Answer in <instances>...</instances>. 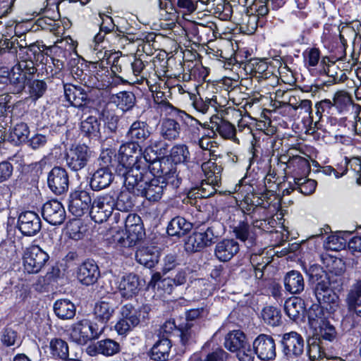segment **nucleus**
Segmentation results:
<instances>
[{"label": "nucleus", "mask_w": 361, "mask_h": 361, "mask_svg": "<svg viewBox=\"0 0 361 361\" xmlns=\"http://www.w3.org/2000/svg\"><path fill=\"white\" fill-rule=\"evenodd\" d=\"M178 331L182 344L186 345L195 338L199 326L193 322H185L178 326Z\"/></svg>", "instance_id": "nucleus-45"}, {"label": "nucleus", "mask_w": 361, "mask_h": 361, "mask_svg": "<svg viewBox=\"0 0 361 361\" xmlns=\"http://www.w3.org/2000/svg\"><path fill=\"white\" fill-rule=\"evenodd\" d=\"M151 133V128L146 121L137 120L130 125L126 137L129 140L139 144L147 140Z\"/></svg>", "instance_id": "nucleus-24"}, {"label": "nucleus", "mask_w": 361, "mask_h": 361, "mask_svg": "<svg viewBox=\"0 0 361 361\" xmlns=\"http://www.w3.org/2000/svg\"><path fill=\"white\" fill-rule=\"evenodd\" d=\"M315 295L320 304L329 306L331 310L338 306L339 298L338 295L330 288V284H323L322 286L315 287Z\"/></svg>", "instance_id": "nucleus-30"}, {"label": "nucleus", "mask_w": 361, "mask_h": 361, "mask_svg": "<svg viewBox=\"0 0 361 361\" xmlns=\"http://www.w3.org/2000/svg\"><path fill=\"white\" fill-rule=\"evenodd\" d=\"M121 317L114 326L117 334L126 336L133 328L140 323V312L131 304L123 305L121 310Z\"/></svg>", "instance_id": "nucleus-10"}, {"label": "nucleus", "mask_w": 361, "mask_h": 361, "mask_svg": "<svg viewBox=\"0 0 361 361\" xmlns=\"http://www.w3.org/2000/svg\"><path fill=\"white\" fill-rule=\"evenodd\" d=\"M192 225L180 216L174 217L167 226V233L171 236H180L192 229Z\"/></svg>", "instance_id": "nucleus-42"}, {"label": "nucleus", "mask_w": 361, "mask_h": 361, "mask_svg": "<svg viewBox=\"0 0 361 361\" xmlns=\"http://www.w3.org/2000/svg\"><path fill=\"white\" fill-rule=\"evenodd\" d=\"M164 97V92H157L154 95V100L157 104V109L161 112L164 113L166 115L175 116L183 121L184 123H188V121L195 123L196 125H200L199 121L194 119L189 114L185 111L179 110L171 104L166 98Z\"/></svg>", "instance_id": "nucleus-16"}, {"label": "nucleus", "mask_w": 361, "mask_h": 361, "mask_svg": "<svg viewBox=\"0 0 361 361\" xmlns=\"http://www.w3.org/2000/svg\"><path fill=\"white\" fill-rule=\"evenodd\" d=\"M308 320L312 329L317 328L322 323L327 321L324 317L322 307L317 304L312 305L308 311Z\"/></svg>", "instance_id": "nucleus-53"}, {"label": "nucleus", "mask_w": 361, "mask_h": 361, "mask_svg": "<svg viewBox=\"0 0 361 361\" xmlns=\"http://www.w3.org/2000/svg\"><path fill=\"white\" fill-rule=\"evenodd\" d=\"M216 187H219V185L212 184L210 181H207V180H202L200 186L190 190L188 197L183 202L190 204H195L197 198H208L214 195L217 190Z\"/></svg>", "instance_id": "nucleus-25"}, {"label": "nucleus", "mask_w": 361, "mask_h": 361, "mask_svg": "<svg viewBox=\"0 0 361 361\" xmlns=\"http://www.w3.org/2000/svg\"><path fill=\"white\" fill-rule=\"evenodd\" d=\"M55 314L61 319H71L75 315V306L69 300H59L54 305Z\"/></svg>", "instance_id": "nucleus-41"}, {"label": "nucleus", "mask_w": 361, "mask_h": 361, "mask_svg": "<svg viewBox=\"0 0 361 361\" xmlns=\"http://www.w3.org/2000/svg\"><path fill=\"white\" fill-rule=\"evenodd\" d=\"M23 266L27 274L39 273L47 263L49 256L39 246L32 245L23 250Z\"/></svg>", "instance_id": "nucleus-5"}, {"label": "nucleus", "mask_w": 361, "mask_h": 361, "mask_svg": "<svg viewBox=\"0 0 361 361\" xmlns=\"http://www.w3.org/2000/svg\"><path fill=\"white\" fill-rule=\"evenodd\" d=\"M248 344L243 332L237 330L228 334L225 338L224 346L231 352H237Z\"/></svg>", "instance_id": "nucleus-37"}, {"label": "nucleus", "mask_w": 361, "mask_h": 361, "mask_svg": "<svg viewBox=\"0 0 361 361\" xmlns=\"http://www.w3.org/2000/svg\"><path fill=\"white\" fill-rule=\"evenodd\" d=\"M0 341L1 345L6 348H18L22 343V339L19 333L10 326H6L1 330Z\"/></svg>", "instance_id": "nucleus-39"}, {"label": "nucleus", "mask_w": 361, "mask_h": 361, "mask_svg": "<svg viewBox=\"0 0 361 361\" xmlns=\"http://www.w3.org/2000/svg\"><path fill=\"white\" fill-rule=\"evenodd\" d=\"M130 192L129 190L128 192H121L118 196L117 200H116V206H115L118 210L128 212L133 207L134 204L130 194Z\"/></svg>", "instance_id": "nucleus-60"}, {"label": "nucleus", "mask_w": 361, "mask_h": 361, "mask_svg": "<svg viewBox=\"0 0 361 361\" xmlns=\"http://www.w3.org/2000/svg\"><path fill=\"white\" fill-rule=\"evenodd\" d=\"M333 104L340 112H343L353 105V100L346 92L338 91L334 96Z\"/></svg>", "instance_id": "nucleus-54"}, {"label": "nucleus", "mask_w": 361, "mask_h": 361, "mask_svg": "<svg viewBox=\"0 0 361 361\" xmlns=\"http://www.w3.org/2000/svg\"><path fill=\"white\" fill-rule=\"evenodd\" d=\"M172 172L171 176H173L169 183L173 187L178 188L183 180H195L194 172L198 171L200 166L197 164H190L189 162L180 164L178 166H171Z\"/></svg>", "instance_id": "nucleus-18"}, {"label": "nucleus", "mask_w": 361, "mask_h": 361, "mask_svg": "<svg viewBox=\"0 0 361 361\" xmlns=\"http://www.w3.org/2000/svg\"><path fill=\"white\" fill-rule=\"evenodd\" d=\"M317 182L313 179H307L305 177L294 178L293 190H298L305 195L312 194L316 189Z\"/></svg>", "instance_id": "nucleus-51"}, {"label": "nucleus", "mask_w": 361, "mask_h": 361, "mask_svg": "<svg viewBox=\"0 0 361 361\" xmlns=\"http://www.w3.org/2000/svg\"><path fill=\"white\" fill-rule=\"evenodd\" d=\"M283 353L288 359L299 357L304 351V339L302 336L295 331L283 334L281 341Z\"/></svg>", "instance_id": "nucleus-13"}, {"label": "nucleus", "mask_w": 361, "mask_h": 361, "mask_svg": "<svg viewBox=\"0 0 361 361\" xmlns=\"http://www.w3.org/2000/svg\"><path fill=\"white\" fill-rule=\"evenodd\" d=\"M310 279L315 283V287L322 286L323 284H330L327 274L318 265L312 266L308 271Z\"/></svg>", "instance_id": "nucleus-55"}, {"label": "nucleus", "mask_w": 361, "mask_h": 361, "mask_svg": "<svg viewBox=\"0 0 361 361\" xmlns=\"http://www.w3.org/2000/svg\"><path fill=\"white\" fill-rule=\"evenodd\" d=\"M201 169L207 181H210L212 184L220 185L223 170L221 166L217 165L216 162L209 159L201 164Z\"/></svg>", "instance_id": "nucleus-36"}, {"label": "nucleus", "mask_w": 361, "mask_h": 361, "mask_svg": "<svg viewBox=\"0 0 361 361\" xmlns=\"http://www.w3.org/2000/svg\"><path fill=\"white\" fill-rule=\"evenodd\" d=\"M115 312V307L110 302L101 300L95 303L94 315L95 318L103 324L107 323Z\"/></svg>", "instance_id": "nucleus-38"}, {"label": "nucleus", "mask_w": 361, "mask_h": 361, "mask_svg": "<svg viewBox=\"0 0 361 361\" xmlns=\"http://www.w3.org/2000/svg\"><path fill=\"white\" fill-rule=\"evenodd\" d=\"M171 343L167 338L159 340L153 345L150 352V357L156 361H166L169 356Z\"/></svg>", "instance_id": "nucleus-40"}, {"label": "nucleus", "mask_w": 361, "mask_h": 361, "mask_svg": "<svg viewBox=\"0 0 361 361\" xmlns=\"http://www.w3.org/2000/svg\"><path fill=\"white\" fill-rule=\"evenodd\" d=\"M307 355L311 361H315L324 358L326 356V353L319 342L314 341L308 345Z\"/></svg>", "instance_id": "nucleus-64"}, {"label": "nucleus", "mask_w": 361, "mask_h": 361, "mask_svg": "<svg viewBox=\"0 0 361 361\" xmlns=\"http://www.w3.org/2000/svg\"><path fill=\"white\" fill-rule=\"evenodd\" d=\"M169 145L161 139L152 138L149 142V145L145 147L143 155L151 156L153 153L154 157L164 156L169 152Z\"/></svg>", "instance_id": "nucleus-46"}, {"label": "nucleus", "mask_w": 361, "mask_h": 361, "mask_svg": "<svg viewBox=\"0 0 361 361\" xmlns=\"http://www.w3.org/2000/svg\"><path fill=\"white\" fill-rule=\"evenodd\" d=\"M25 59H29V57L22 56L21 60H18L17 64L9 72L8 80L13 87L14 93L20 92L25 88L26 81L30 80L37 72L35 61L28 59L25 61Z\"/></svg>", "instance_id": "nucleus-2"}, {"label": "nucleus", "mask_w": 361, "mask_h": 361, "mask_svg": "<svg viewBox=\"0 0 361 361\" xmlns=\"http://www.w3.org/2000/svg\"><path fill=\"white\" fill-rule=\"evenodd\" d=\"M262 316L264 321L271 326H278L281 322V312L274 307H265L262 310Z\"/></svg>", "instance_id": "nucleus-57"}, {"label": "nucleus", "mask_w": 361, "mask_h": 361, "mask_svg": "<svg viewBox=\"0 0 361 361\" xmlns=\"http://www.w3.org/2000/svg\"><path fill=\"white\" fill-rule=\"evenodd\" d=\"M171 161L176 165L188 162L190 152L185 145L178 144L174 145L170 151Z\"/></svg>", "instance_id": "nucleus-49"}, {"label": "nucleus", "mask_w": 361, "mask_h": 361, "mask_svg": "<svg viewBox=\"0 0 361 361\" xmlns=\"http://www.w3.org/2000/svg\"><path fill=\"white\" fill-rule=\"evenodd\" d=\"M357 32L353 27L348 25L339 27V38L344 47L347 46L348 42L355 40Z\"/></svg>", "instance_id": "nucleus-62"}, {"label": "nucleus", "mask_w": 361, "mask_h": 361, "mask_svg": "<svg viewBox=\"0 0 361 361\" xmlns=\"http://www.w3.org/2000/svg\"><path fill=\"white\" fill-rule=\"evenodd\" d=\"M100 276L99 267L93 260H86L78 268L77 279L83 285L90 286Z\"/></svg>", "instance_id": "nucleus-21"}, {"label": "nucleus", "mask_w": 361, "mask_h": 361, "mask_svg": "<svg viewBox=\"0 0 361 361\" xmlns=\"http://www.w3.org/2000/svg\"><path fill=\"white\" fill-rule=\"evenodd\" d=\"M11 97L8 94H0V126L5 128L8 125V121H11V117L8 116L9 106L8 104L10 102Z\"/></svg>", "instance_id": "nucleus-59"}, {"label": "nucleus", "mask_w": 361, "mask_h": 361, "mask_svg": "<svg viewBox=\"0 0 361 361\" xmlns=\"http://www.w3.org/2000/svg\"><path fill=\"white\" fill-rule=\"evenodd\" d=\"M121 351V345L116 341L110 338L101 340L95 344L90 345L86 348L87 353L90 356L102 354L105 356H112Z\"/></svg>", "instance_id": "nucleus-23"}, {"label": "nucleus", "mask_w": 361, "mask_h": 361, "mask_svg": "<svg viewBox=\"0 0 361 361\" xmlns=\"http://www.w3.org/2000/svg\"><path fill=\"white\" fill-rule=\"evenodd\" d=\"M42 214L45 221L51 225H60L66 219V211L62 204L52 200L44 204Z\"/></svg>", "instance_id": "nucleus-17"}, {"label": "nucleus", "mask_w": 361, "mask_h": 361, "mask_svg": "<svg viewBox=\"0 0 361 361\" xmlns=\"http://www.w3.org/2000/svg\"><path fill=\"white\" fill-rule=\"evenodd\" d=\"M284 286L290 294H299L305 288L302 275L298 271H290L284 276Z\"/></svg>", "instance_id": "nucleus-33"}, {"label": "nucleus", "mask_w": 361, "mask_h": 361, "mask_svg": "<svg viewBox=\"0 0 361 361\" xmlns=\"http://www.w3.org/2000/svg\"><path fill=\"white\" fill-rule=\"evenodd\" d=\"M314 329L315 335L318 336L319 341L325 340L331 342L336 338L337 333L336 329L328 321L322 323L317 328H314Z\"/></svg>", "instance_id": "nucleus-52"}, {"label": "nucleus", "mask_w": 361, "mask_h": 361, "mask_svg": "<svg viewBox=\"0 0 361 361\" xmlns=\"http://www.w3.org/2000/svg\"><path fill=\"white\" fill-rule=\"evenodd\" d=\"M47 89V83L42 80H34L28 85L29 98L37 101L42 97Z\"/></svg>", "instance_id": "nucleus-56"}, {"label": "nucleus", "mask_w": 361, "mask_h": 361, "mask_svg": "<svg viewBox=\"0 0 361 361\" xmlns=\"http://www.w3.org/2000/svg\"><path fill=\"white\" fill-rule=\"evenodd\" d=\"M115 206L116 203L114 195L109 193L98 195L92 201L90 216L96 223H103L112 214Z\"/></svg>", "instance_id": "nucleus-8"}, {"label": "nucleus", "mask_w": 361, "mask_h": 361, "mask_svg": "<svg viewBox=\"0 0 361 361\" xmlns=\"http://www.w3.org/2000/svg\"><path fill=\"white\" fill-rule=\"evenodd\" d=\"M122 220L125 224L126 233L138 241L143 235V228L140 217L135 214L123 213Z\"/></svg>", "instance_id": "nucleus-31"}, {"label": "nucleus", "mask_w": 361, "mask_h": 361, "mask_svg": "<svg viewBox=\"0 0 361 361\" xmlns=\"http://www.w3.org/2000/svg\"><path fill=\"white\" fill-rule=\"evenodd\" d=\"M239 251V245L233 239H224L215 247V255L222 262H227Z\"/></svg>", "instance_id": "nucleus-28"}, {"label": "nucleus", "mask_w": 361, "mask_h": 361, "mask_svg": "<svg viewBox=\"0 0 361 361\" xmlns=\"http://www.w3.org/2000/svg\"><path fill=\"white\" fill-rule=\"evenodd\" d=\"M17 48H19V54L18 60H21V56L29 57L28 60L34 61L36 56L40 54L41 50L39 47L35 44H27L25 39L18 41L17 39L11 40L8 38H2L0 39V54H10L13 57L17 56ZM24 60H27L25 59Z\"/></svg>", "instance_id": "nucleus-4"}, {"label": "nucleus", "mask_w": 361, "mask_h": 361, "mask_svg": "<svg viewBox=\"0 0 361 361\" xmlns=\"http://www.w3.org/2000/svg\"><path fill=\"white\" fill-rule=\"evenodd\" d=\"M217 226L220 224L215 223L207 227L205 231L201 230L192 233L185 243V250L188 252H195L212 245L219 235V233L216 231Z\"/></svg>", "instance_id": "nucleus-7"}, {"label": "nucleus", "mask_w": 361, "mask_h": 361, "mask_svg": "<svg viewBox=\"0 0 361 361\" xmlns=\"http://www.w3.org/2000/svg\"><path fill=\"white\" fill-rule=\"evenodd\" d=\"M18 225L22 233L27 236L35 235L41 230L42 227L39 216L31 211H27L20 214Z\"/></svg>", "instance_id": "nucleus-19"}, {"label": "nucleus", "mask_w": 361, "mask_h": 361, "mask_svg": "<svg viewBox=\"0 0 361 361\" xmlns=\"http://www.w3.org/2000/svg\"><path fill=\"white\" fill-rule=\"evenodd\" d=\"M141 148L139 144L136 142L130 141L128 142L120 147L118 153L120 155V165L125 169L124 173L128 172L133 168L145 169V166H142V157L139 159L140 154Z\"/></svg>", "instance_id": "nucleus-9"}, {"label": "nucleus", "mask_w": 361, "mask_h": 361, "mask_svg": "<svg viewBox=\"0 0 361 361\" xmlns=\"http://www.w3.org/2000/svg\"><path fill=\"white\" fill-rule=\"evenodd\" d=\"M135 258L138 263L151 269L158 263L159 252L154 247H142L136 252Z\"/></svg>", "instance_id": "nucleus-35"}, {"label": "nucleus", "mask_w": 361, "mask_h": 361, "mask_svg": "<svg viewBox=\"0 0 361 361\" xmlns=\"http://www.w3.org/2000/svg\"><path fill=\"white\" fill-rule=\"evenodd\" d=\"M48 185L56 195H61L68 188V176L66 171L59 166L54 167L48 175Z\"/></svg>", "instance_id": "nucleus-20"}, {"label": "nucleus", "mask_w": 361, "mask_h": 361, "mask_svg": "<svg viewBox=\"0 0 361 361\" xmlns=\"http://www.w3.org/2000/svg\"><path fill=\"white\" fill-rule=\"evenodd\" d=\"M211 121V129L213 132L219 133V135L224 138L233 140L235 142L238 143V140L235 136L236 129L235 126L223 118L216 117Z\"/></svg>", "instance_id": "nucleus-29"}, {"label": "nucleus", "mask_w": 361, "mask_h": 361, "mask_svg": "<svg viewBox=\"0 0 361 361\" xmlns=\"http://www.w3.org/2000/svg\"><path fill=\"white\" fill-rule=\"evenodd\" d=\"M80 130L82 133L91 139H98L100 137V122L92 116H88L80 123Z\"/></svg>", "instance_id": "nucleus-43"}, {"label": "nucleus", "mask_w": 361, "mask_h": 361, "mask_svg": "<svg viewBox=\"0 0 361 361\" xmlns=\"http://www.w3.org/2000/svg\"><path fill=\"white\" fill-rule=\"evenodd\" d=\"M252 346L256 355L262 360H272L276 357V344L271 336L259 335L253 341Z\"/></svg>", "instance_id": "nucleus-15"}, {"label": "nucleus", "mask_w": 361, "mask_h": 361, "mask_svg": "<svg viewBox=\"0 0 361 361\" xmlns=\"http://www.w3.org/2000/svg\"><path fill=\"white\" fill-rule=\"evenodd\" d=\"M284 311L292 320L298 319L304 312V303L299 298H291L285 302Z\"/></svg>", "instance_id": "nucleus-44"}, {"label": "nucleus", "mask_w": 361, "mask_h": 361, "mask_svg": "<svg viewBox=\"0 0 361 361\" xmlns=\"http://www.w3.org/2000/svg\"><path fill=\"white\" fill-rule=\"evenodd\" d=\"M111 102L116 104L123 111L132 109L135 102V97L131 92H120L116 94L112 95Z\"/></svg>", "instance_id": "nucleus-47"}, {"label": "nucleus", "mask_w": 361, "mask_h": 361, "mask_svg": "<svg viewBox=\"0 0 361 361\" xmlns=\"http://www.w3.org/2000/svg\"><path fill=\"white\" fill-rule=\"evenodd\" d=\"M169 181L151 178L146 169L133 168L124 173V184L128 190L142 195L149 202H158Z\"/></svg>", "instance_id": "nucleus-1"}, {"label": "nucleus", "mask_w": 361, "mask_h": 361, "mask_svg": "<svg viewBox=\"0 0 361 361\" xmlns=\"http://www.w3.org/2000/svg\"><path fill=\"white\" fill-rule=\"evenodd\" d=\"M179 121H183L175 116L164 118L161 123L159 133L163 138L168 140H176L179 138L181 128Z\"/></svg>", "instance_id": "nucleus-26"}, {"label": "nucleus", "mask_w": 361, "mask_h": 361, "mask_svg": "<svg viewBox=\"0 0 361 361\" xmlns=\"http://www.w3.org/2000/svg\"><path fill=\"white\" fill-rule=\"evenodd\" d=\"M92 199L90 192L78 190L71 194L68 209L75 216H81L92 207Z\"/></svg>", "instance_id": "nucleus-14"}, {"label": "nucleus", "mask_w": 361, "mask_h": 361, "mask_svg": "<svg viewBox=\"0 0 361 361\" xmlns=\"http://www.w3.org/2000/svg\"><path fill=\"white\" fill-rule=\"evenodd\" d=\"M105 327H99L97 324L88 319H82L73 324L69 329V336L73 341L85 345L88 341L97 339L104 332Z\"/></svg>", "instance_id": "nucleus-3"}, {"label": "nucleus", "mask_w": 361, "mask_h": 361, "mask_svg": "<svg viewBox=\"0 0 361 361\" xmlns=\"http://www.w3.org/2000/svg\"><path fill=\"white\" fill-rule=\"evenodd\" d=\"M290 164L293 167H298V172L301 175L306 176L310 172V164L309 161L298 154L294 155Z\"/></svg>", "instance_id": "nucleus-63"}, {"label": "nucleus", "mask_w": 361, "mask_h": 361, "mask_svg": "<svg viewBox=\"0 0 361 361\" xmlns=\"http://www.w3.org/2000/svg\"><path fill=\"white\" fill-rule=\"evenodd\" d=\"M143 161H145L147 166H144L145 168L147 167L149 176L152 175L154 177L153 178H160L169 181L173 176H171L172 172V163L169 159L163 157L159 159V157H151V156H142Z\"/></svg>", "instance_id": "nucleus-12"}, {"label": "nucleus", "mask_w": 361, "mask_h": 361, "mask_svg": "<svg viewBox=\"0 0 361 361\" xmlns=\"http://www.w3.org/2000/svg\"><path fill=\"white\" fill-rule=\"evenodd\" d=\"M30 130L25 123L16 124L11 132V137L16 143H21L27 140Z\"/></svg>", "instance_id": "nucleus-58"}, {"label": "nucleus", "mask_w": 361, "mask_h": 361, "mask_svg": "<svg viewBox=\"0 0 361 361\" xmlns=\"http://www.w3.org/2000/svg\"><path fill=\"white\" fill-rule=\"evenodd\" d=\"M99 161L100 167L92 174L90 180V188L94 191H99L108 188L114 179V175L109 167L111 157L108 154H102Z\"/></svg>", "instance_id": "nucleus-6"}, {"label": "nucleus", "mask_w": 361, "mask_h": 361, "mask_svg": "<svg viewBox=\"0 0 361 361\" xmlns=\"http://www.w3.org/2000/svg\"><path fill=\"white\" fill-rule=\"evenodd\" d=\"M139 279L133 274L122 277L118 284V290L123 298H130L136 295L139 290Z\"/></svg>", "instance_id": "nucleus-32"}, {"label": "nucleus", "mask_w": 361, "mask_h": 361, "mask_svg": "<svg viewBox=\"0 0 361 361\" xmlns=\"http://www.w3.org/2000/svg\"><path fill=\"white\" fill-rule=\"evenodd\" d=\"M92 152L85 145H78L72 147L66 155L67 166L73 171L84 169L90 161Z\"/></svg>", "instance_id": "nucleus-11"}, {"label": "nucleus", "mask_w": 361, "mask_h": 361, "mask_svg": "<svg viewBox=\"0 0 361 361\" xmlns=\"http://www.w3.org/2000/svg\"><path fill=\"white\" fill-rule=\"evenodd\" d=\"M262 204V200L257 195L248 193L243 197L240 203L241 212H238V215L244 216L245 214H250L254 212Z\"/></svg>", "instance_id": "nucleus-48"}, {"label": "nucleus", "mask_w": 361, "mask_h": 361, "mask_svg": "<svg viewBox=\"0 0 361 361\" xmlns=\"http://www.w3.org/2000/svg\"><path fill=\"white\" fill-rule=\"evenodd\" d=\"M64 94L66 100L77 108L83 106L87 100V94L80 86L71 84L64 85Z\"/></svg>", "instance_id": "nucleus-27"}, {"label": "nucleus", "mask_w": 361, "mask_h": 361, "mask_svg": "<svg viewBox=\"0 0 361 361\" xmlns=\"http://www.w3.org/2000/svg\"><path fill=\"white\" fill-rule=\"evenodd\" d=\"M232 228L235 237L244 242L247 247L251 248L256 245L257 233L252 230V227L248 224L246 219L234 224Z\"/></svg>", "instance_id": "nucleus-22"}, {"label": "nucleus", "mask_w": 361, "mask_h": 361, "mask_svg": "<svg viewBox=\"0 0 361 361\" xmlns=\"http://www.w3.org/2000/svg\"><path fill=\"white\" fill-rule=\"evenodd\" d=\"M66 235L69 238L74 240H79L83 238V233L81 231V223L79 220H73L66 226Z\"/></svg>", "instance_id": "nucleus-61"}, {"label": "nucleus", "mask_w": 361, "mask_h": 361, "mask_svg": "<svg viewBox=\"0 0 361 361\" xmlns=\"http://www.w3.org/2000/svg\"><path fill=\"white\" fill-rule=\"evenodd\" d=\"M347 303L349 310L361 317V279L352 285L347 296Z\"/></svg>", "instance_id": "nucleus-34"}, {"label": "nucleus", "mask_w": 361, "mask_h": 361, "mask_svg": "<svg viewBox=\"0 0 361 361\" xmlns=\"http://www.w3.org/2000/svg\"><path fill=\"white\" fill-rule=\"evenodd\" d=\"M49 348L51 354L56 358L66 360L68 356V344L61 338L52 339L50 341Z\"/></svg>", "instance_id": "nucleus-50"}]
</instances>
